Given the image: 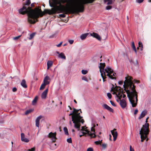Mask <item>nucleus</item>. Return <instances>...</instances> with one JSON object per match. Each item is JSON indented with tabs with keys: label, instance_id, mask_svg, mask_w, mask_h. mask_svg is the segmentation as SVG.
Returning a JSON list of instances; mask_svg holds the SVG:
<instances>
[{
	"label": "nucleus",
	"instance_id": "14",
	"mask_svg": "<svg viewBox=\"0 0 151 151\" xmlns=\"http://www.w3.org/2000/svg\"><path fill=\"white\" fill-rule=\"evenodd\" d=\"M42 117V116H40L37 117L36 120V126L37 127H39L40 125V119Z\"/></svg>",
	"mask_w": 151,
	"mask_h": 151
},
{
	"label": "nucleus",
	"instance_id": "39",
	"mask_svg": "<svg viewBox=\"0 0 151 151\" xmlns=\"http://www.w3.org/2000/svg\"><path fill=\"white\" fill-rule=\"evenodd\" d=\"M68 41L70 44H72L73 43L74 41L73 40H69Z\"/></svg>",
	"mask_w": 151,
	"mask_h": 151
},
{
	"label": "nucleus",
	"instance_id": "21",
	"mask_svg": "<svg viewBox=\"0 0 151 151\" xmlns=\"http://www.w3.org/2000/svg\"><path fill=\"white\" fill-rule=\"evenodd\" d=\"M88 34V33H86L81 35L80 37L81 39L82 40H84L86 38Z\"/></svg>",
	"mask_w": 151,
	"mask_h": 151
},
{
	"label": "nucleus",
	"instance_id": "34",
	"mask_svg": "<svg viewBox=\"0 0 151 151\" xmlns=\"http://www.w3.org/2000/svg\"><path fill=\"white\" fill-rule=\"evenodd\" d=\"M107 96L108 97V98L109 99H110L111 98V95L110 93H107Z\"/></svg>",
	"mask_w": 151,
	"mask_h": 151
},
{
	"label": "nucleus",
	"instance_id": "58",
	"mask_svg": "<svg viewBox=\"0 0 151 151\" xmlns=\"http://www.w3.org/2000/svg\"><path fill=\"white\" fill-rule=\"evenodd\" d=\"M67 45V43H65V44H64V45H63V46H66V45Z\"/></svg>",
	"mask_w": 151,
	"mask_h": 151
},
{
	"label": "nucleus",
	"instance_id": "36",
	"mask_svg": "<svg viewBox=\"0 0 151 151\" xmlns=\"http://www.w3.org/2000/svg\"><path fill=\"white\" fill-rule=\"evenodd\" d=\"M82 80L86 81L87 82H88V81L87 78L85 77H83L82 78Z\"/></svg>",
	"mask_w": 151,
	"mask_h": 151
},
{
	"label": "nucleus",
	"instance_id": "52",
	"mask_svg": "<svg viewBox=\"0 0 151 151\" xmlns=\"http://www.w3.org/2000/svg\"><path fill=\"white\" fill-rule=\"evenodd\" d=\"M123 82L122 81H119V83L120 85H122L123 84Z\"/></svg>",
	"mask_w": 151,
	"mask_h": 151
},
{
	"label": "nucleus",
	"instance_id": "29",
	"mask_svg": "<svg viewBox=\"0 0 151 151\" xmlns=\"http://www.w3.org/2000/svg\"><path fill=\"white\" fill-rule=\"evenodd\" d=\"M21 35H19L18 36L15 37L13 38V40H18L21 37Z\"/></svg>",
	"mask_w": 151,
	"mask_h": 151
},
{
	"label": "nucleus",
	"instance_id": "9",
	"mask_svg": "<svg viewBox=\"0 0 151 151\" xmlns=\"http://www.w3.org/2000/svg\"><path fill=\"white\" fill-rule=\"evenodd\" d=\"M116 130V129H114L113 130L111 131L112 134L113 135L114 138L113 140L115 141L118 135L117 132L116 131H115Z\"/></svg>",
	"mask_w": 151,
	"mask_h": 151
},
{
	"label": "nucleus",
	"instance_id": "60",
	"mask_svg": "<svg viewBox=\"0 0 151 151\" xmlns=\"http://www.w3.org/2000/svg\"><path fill=\"white\" fill-rule=\"evenodd\" d=\"M83 136V134H80V137H81L82 136Z\"/></svg>",
	"mask_w": 151,
	"mask_h": 151
},
{
	"label": "nucleus",
	"instance_id": "63",
	"mask_svg": "<svg viewBox=\"0 0 151 151\" xmlns=\"http://www.w3.org/2000/svg\"><path fill=\"white\" fill-rule=\"evenodd\" d=\"M127 21H128V20L129 19V17L128 16H127Z\"/></svg>",
	"mask_w": 151,
	"mask_h": 151
},
{
	"label": "nucleus",
	"instance_id": "54",
	"mask_svg": "<svg viewBox=\"0 0 151 151\" xmlns=\"http://www.w3.org/2000/svg\"><path fill=\"white\" fill-rule=\"evenodd\" d=\"M109 139L111 141V134H109Z\"/></svg>",
	"mask_w": 151,
	"mask_h": 151
},
{
	"label": "nucleus",
	"instance_id": "64",
	"mask_svg": "<svg viewBox=\"0 0 151 151\" xmlns=\"http://www.w3.org/2000/svg\"><path fill=\"white\" fill-rule=\"evenodd\" d=\"M148 138H147V139H146V141H148Z\"/></svg>",
	"mask_w": 151,
	"mask_h": 151
},
{
	"label": "nucleus",
	"instance_id": "25",
	"mask_svg": "<svg viewBox=\"0 0 151 151\" xmlns=\"http://www.w3.org/2000/svg\"><path fill=\"white\" fill-rule=\"evenodd\" d=\"M35 33H33L31 34L30 35L29 37V39L30 40H31L35 36Z\"/></svg>",
	"mask_w": 151,
	"mask_h": 151
},
{
	"label": "nucleus",
	"instance_id": "61",
	"mask_svg": "<svg viewBox=\"0 0 151 151\" xmlns=\"http://www.w3.org/2000/svg\"><path fill=\"white\" fill-rule=\"evenodd\" d=\"M72 131L73 132H75V130L74 129H72Z\"/></svg>",
	"mask_w": 151,
	"mask_h": 151
},
{
	"label": "nucleus",
	"instance_id": "20",
	"mask_svg": "<svg viewBox=\"0 0 151 151\" xmlns=\"http://www.w3.org/2000/svg\"><path fill=\"white\" fill-rule=\"evenodd\" d=\"M53 62L52 61L48 60L47 63V68L48 69L52 65Z\"/></svg>",
	"mask_w": 151,
	"mask_h": 151
},
{
	"label": "nucleus",
	"instance_id": "7",
	"mask_svg": "<svg viewBox=\"0 0 151 151\" xmlns=\"http://www.w3.org/2000/svg\"><path fill=\"white\" fill-rule=\"evenodd\" d=\"M83 131H85L87 132L88 133V134L91 136V137L92 138H94L96 137V135L95 134H94V133H91L90 132V131H88L87 129H85L84 127H82L81 129L80 130L81 132Z\"/></svg>",
	"mask_w": 151,
	"mask_h": 151
},
{
	"label": "nucleus",
	"instance_id": "56",
	"mask_svg": "<svg viewBox=\"0 0 151 151\" xmlns=\"http://www.w3.org/2000/svg\"><path fill=\"white\" fill-rule=\"evenodd\" d=\"M109 0H104V2L105 3H106V2H108V1H109Z\"/></svg>",
	"mask_w": 151,
	"mask_h": 151
},
{
	"label": "nucleus",
	"instance_id": "11",
	"mask_svg": "<svg viewBox=\"0 0 151 151\" xmlns=\"http://www.w3.org/2000/svg\"><path fill=\"white\" fill-rule=\"evenodd\" d=\"M120 104L123 109L124 108L127 106L126 102L124 99H122L120 101Z\"/></svg>",
	"mask_w": 151,
	"mask_h": 151
},
{
	"label": "nucleus",
	"instance_id": "35",
	"mask_svg": "<svg viewBox=\"0 0 151 151\" xmlns=\"http://www.w3.org/2000/svg\"><path fill=\"white\" fill-rule=\"evenodd\" d=\"M59 16L60 17H65V15L64 14H60L59 15Z\"/></svg>",
	"mask_w": 151,
	"mask_h": 151
},
{
	"label": "nucleus",
	"instance_id": "47",
	"mask_svg": "<svg viewBox=\"0 0 151 151\" xmlns=\"http://www.w3.org/2000/svg\"><path fill=\"white\" fill-rule=\"evenodd\" d=\"M17 90V89L16 87H14L12 89L13 91L15 92Z\"/></svg>",
	"mask_w": 151,
	"mask_h": 151
},
{
	"label": "nucleus",
	"instance_id": "5",
	"mask_svg": "<svg viewBox=\"0 0 151 151\" xmlns=\"http://www.w3.org/2000/svg\"><path fill=\"white\" fill-rule=\"evenodd\" d=\"M149 119L148 117L146 120V123L143 125V128L141 129L139 131V134L141 135V142H143L147 137V135L149 134V124L147 123V120Z\"/></svg>",
	"mask_w": 151,
	"mask_h": 151
},
{
	"label": "nucleus",
	"instance_id": "62",
	"mask_svg": "<svg viewBox=\"0 0 151 151\" xmlns=\"http://www.w3.org/2000/svg\"><path fill=\"white\" fill-rule=\"evenodd\" d=\"M68 107L69 108V109H70V110L72 109L71 108L70 106H68Z\"/></svg>",
	"mask_w": 151,
	"mask_h": 151
},
{
	"label": "nucleus",
	"instance_id": "43",
	"mask_svg": "<svg viewBox=\"0 0 151 151\" xmlns=\"http://www.w3.org/2000/svg\"><path fill=\"white\" fill-rule=\"evenodd\" d=\"M113 73L111 74V75L113 77V76H115V75H116V73H113ZM114 79H116V78L115 77H114Z\"/></svg>",
	"mask_w": 151,
	"mask_h": 151
},
{
	"label": "nucleus",
	"instance_id": "12",
	"mask_svg": "<svg viewBox=\"0 0 151 151\" xmlns=\"http://www.w3.org/2000/svg\"><path fill=\"white\" fill-rule=\"evenodd\" d=\"M147 114V111L146 110H145L142 111L141 113L140 116L138 117V119H140L144 117L145 115Z\"/></svg>",
	"mask_w": 151,
	"mask_h": 151
},
{
	"label": "nucleus",
	"instance_id": "49",
	"mask_svg": "<svg viewBox=\"0 0 151 151\" xmlns=\"http://www.w3.org/2000/svg\"><path fill=\"white\" fill-rule=\"evenodd\" d=\"M144 0H137V2L138 3H141Z\"/></svg>",
	"mask_w": 151,
	"mask_h": 151
},
{
	"label": "nucleus",
	"instance_id": "46",
	"mask_svg": "<svg viewBox=\"0 0 151 151\" xmlns=\"http://www.w3.org/2000/svg\"><path fill=\"white\" fill-rule=\"evenodd\" d=\"M82 134H83V135H84L85 136H86V134H88V133H87V132H81Z\"/></svg>",
	"mask_w": 151,
	"mask_h": 151
},
{
	"label": "nucleus",
	"instance_id": "51",
	"mask_svg": "<svg viewBox=\"0 0 151 151\" xmlns=\"http://www.w3.org/2000/svg\"><path fill=\"white\" fill-rule=\"evenodd\" d=\"M134 83H139V81L137 80H134Z\"/></svg>",
	"mask_w": 151,
	"mask_h": 151
},
{
	"label": "nucleus",
	"instance_id": "13",
	"mask_svg": "<svg viewBox=\"0 0 151 151\" xmlns=\"http://www.w3.org/2000/svg\"><path fill=\"white\" fill-rule=\"evenodd\" d=\"M102 106L104 109H106L108 110L110 112H113L114 111L113 109L109 106L106 104H103L102 105Z\"/></svg>",
	"mask_w": 151,
	"mask_h": 151
},
{
	"label": "nucleus",
	"instance_id": "8",
	"mask_svg": "<svg viewBox=\"0 0 151 151\" xmlns=\"http://www.w3.org/2000/svg\"><path fill=\"white\" fill-rule=\"evenodd\" d=\"M56 132L53 133L52 132H50L48 136V137L51 138L52 141L55 142L56 141V140L57 139V138L56 137Z\"/></svg>",
	"mask_w": 151,
	"mask_h": 151
},
{
	"label": "nucleus",
	"instance_id": "6",
	"mask_svg": "<svg viewBox=\"0 0 151 151\" xmlns=\"http://www.w3.org/2000/svg\"><path fill=\"white\" fill-rule=\"evenodd\" d=\"M115 89L116 91H114L113 94H116V96L119 99H121L122 96L123 98L126 97L125 95L123 94V91L121 89L120 87H117Z\"/></svg>",
	"mask_w": 151,
	"mask_h": 151
},
{
	"label": "nucleus",
	"instance_id": "26",
	"mask_svg": "<svg viewBox=\"0 0 151 151\" xmlns=\"http://www.w3.org/2000/svg\"><path fill=\"white\" fill-rule=\"evenodd\" d=\"M33 111V110L32 109H30L27 110L25 112V114L26 115L32 112Z\"/></svg>",
	"mask_w": 151,
	"mask_h": 151
},
{
	"label": "nucleus",
	"instance_id": "24",
	"mask_svg": "<svg viewBox=\"0 0 151 151\" xmlns=\"http://www.w3.org/2000/svg\"><path fill=\"white\" fill-rule=\"evenodd\" d=\"M64 131L65 132V134H66L67 135H68L69 134H68V129L67 128V127H64Z\"/></svg>",
	"mask_w": 151,
	"mask_h": 151
},
{
	"label": "nucleus",
	"instance_id": "45",
	"mask_svg": "<svg viewBox=\"0 0 151 151\" xmlns=\"http://www.w3.org/2000/svg\"><path fill=\"white\" fill-rule=\"evenodd\" d=\"M95 127V125H94L93 127H92L91 128V131L92 132H95V129L93 128Z\"/></svg>",
	"mask_w": 151,
	"mask_h": 151
},
{
	"label": "nucleus",
	"instance_id": "15",
	"mask_svg": "<svg viewBox=\"0 0 151 151\" xmlns=\"http://www.w3.org/2000/svg\"><path fill=\"white\" fill-rule=\"evenodd\" d=\"M21 139L22 141L26 142H28L29 141V140L25 138L24 134L22 133L21 134Z\"/></svg>",
	"mask_w": 151,
	"mask_h": 151
},
{
	"label": "nucleus",
	"instance_id": "33",
	"mask_svg": "<svg viewBox=\"0 0 151 151\" xmlns=\"http://www.w3.org/2000/svg\"><path fill=\"white\" fill-rule=\"evenodd\" d=\"M101 141H96L95 142V143L96 145H99V144H101Z\"/></svg>",
	"mask_w": 151,
	"mask_h": 151
},
{
	"label": "nucleus",
	"instance_id": "31",
	"mask_svg": "<svg viewBox=\"0 0 151 151\" xmlns=\"http://www.w3.org/2000/svg\"><path fill=\"white\" fill-rule=\"evenodd\" d=\"M67 141L69 143H71L72 142L71 138L68 139L67 140Z\"/></svg>",
	"mask_w": 151,
	"mask_h": 151
},
{
	"label": "nucleus",
	"instance_id": "37",
	"mask_svg": "<svg viewBox=\"0 0 151 151\" xmlns=\"http://www.w3.org/2000/svg\"><path fill=\"white\" fill-rule=\"evenodd\" d=\"M112 3V1L111 0H109L107 3V4H111Z\"/></svg>",
	"mask_w": 151,
	"mask_h": 151
},
{
	"label": "nucleus",
	"instance_id": "28",
	"mask_svg": "<svg viewBox=\"0 0 151 151\" xmlns=\"http://www.w3.org/2000/svg\"><path fill=\"white\" fill-rule=\"evenodd\" d=\"M139 47H141V50H142V49L143 48V45L142 43L141 42H139L138 43Z\"/></svg>",
	"mask_w": 151,
	"mask_h": 151
},
{
	"label": "nucleus",
	"instance_id": "48",
	"mask_svg": "<svg viewBox=\"0 0 151 151\" xmlns=\"http://www.w3.org/2000/svg\"><path fill=\"white\" fill-rule=\"evenodd\" d=\"M130 151H134V149L132 148L131 146H130Z\"/></svg>",
	"mask_w": 151,
	"mask_h": 151
},
{
	"label": "nucleus",
	"instance_id": "19",
	"mask_svg": "<svg viewBox=\"0 0 151 151\" xmlns=\"http://www.w3.org/2000/svg\"><path fill=\"white\" fill-rule=\"evenodd\" d=\"M21 86L24 88L27 87V85L26 84V81L25 80H23L21 83Z\"/></svg>",
	"mask_w": 151,
	"mask_h": 151
},
{
	"label": "nucleus",
	"instance_id": "50",
	"mask_svg": "<svg viewBox=\"0 0 151 151\" xmlns=\"http://www.w3.org/2000/svg\"><path fill=\"white\" fill-rule=\"evenodd\" d=\"M62 42H61L59 44L57 45L56 46L58 47H60L61 46V45L62 44Z\"/></svg>",
	"mask_w": 151,
	"mask_h": 151
},
{
	"label": "nucleus",
	"instance_id": "4",
	"mask_svg": "<svg viewBox=\"0 0 151 151\" xmlns=\"http://www.w3.org/2000/svg\"><path fill=\"white\" fill-rule=\"evenodd\" d=\"M100 65L99 66L100 69L99 71L101 73V76L103 78V81H104V79L106 78V77H105L106 76H108L111 79H114V78L111 75V74L113 73V70L109 66L106 67L104 69L105 66V63H100Z\"/></svg>",
	"mask_w": 151,
	"mask_h": 151
},
{
	"label": "nucleus",
	"instance_id": "41",
	"mask_svg": "<svg viewBox=\"0 0 151 151\" xmlns=\"http://www.w3.org/2000/svg\"><path fill=\"white\" fill-rule=\"evenodd\" d=\"M102 147L103 148L105 149L106 147V144H103L102 145Z\"/></svg>",
	"mask_w": 151,
	"mask_h": 151
},
{
	"label": "nucleus",
	"instance_id": "55",
	"mask_svg": "<svg viewBox=\"0 0 151 151\" xmlns=\"http://www.w3.org/2000/svg\"><path fill=\"white\" fill-rule=\"evenodd\" d=\"M129 61L131 63H133V60H129Z\"/></svg>",
	"mask_w": 151,
	"mask_h": 151
},
{
	"label": "nucleus",
	"instance_id": "44",
	"mask_svg": "<svg viewBox=\"0 0 151 151\" xmlns=\"http://www.w3.org/2000/svg\"><path fill=\"white\" fill-rule=\"evenodd\" d=\"M138 112V110L137 109H135V111H134V115H136V114Z\"/></svg>",
	"mask_w": 151,
	"mask_h": 151
},
{
	"label": "nucleus",
	"instance_id": "40",
	"mask_svg": "<svg viewBox=\"0 0 151 151\" xmlns=\"http://www.w3.org/2000/svg\"><path fill=\"white\" fill-rule=\"evenodd\" d=\"M35 150V147L32 148L31 149H28V151H34Z\"/></svg>",
	"mask_w": 151,
	"mask_h": 151
},
{
	"label": "nucleus",
	"instance_id": "42",
	"mask_svg": "<svg viewBox=\"0 0 151 151\" xmlns=\"http://www.w3.org/2000/svg\"><path fill=\"white\" fill-rule=\"evenodd\" d=\"M87 151H93V150L92 148L89 147L87 149Z\"/></svg>",
	"mask_w": 151,
	"mask_h": 151
},
{
	"label": "nucleus",
	"instance_id": "1",
	"mask_svg": "<svg viewBox=\"0 0 151 151\" xmlns=\"http://www.w3.org/2000/svg\"><path fill=\"white\" fill-rule=\"evenodd\" d=\"M67 2V0H60L59 6H55L51 10H45V13H44L39 8H36L34 9H32L29 6L31 3L30 0H27L23 7L19 10V12L22 14H27L28 22L31 24H34L37 22V19L39 17V16L42 17L45 13L51 14L57 12H64L65 14H67L68 13L83 12L84 10V4H87V0H81L77 1L73 6L70 7L68 3L66 4V6L62 4Z\"/></svg>",
	"mask_w": 151,
	"mask_h": 151
},
{
	"label": "nucleus",
	"instance_id": "53",
	"mask_svg": "<svg viewBox=\"0 0 151 151\" xmlns=\"http://www.w3.org/2000/svg\"><path fill=\"white\" fill-rule=\"evenodd\" d=\"M69 124H70V126H72V122L71 121H70V122H69Z\"/></svg>",
	"mask_w": 151,
	"mask_h": 151
},
{
	"label": "nucleus",
	"instance_id": "59",
	"mask_svg": "<svg viewBox=\"0 0 151 151\" xmlns=\"http://www.w3.org/2000/svg\"><path fill=\"white\" fill-rule=\"evenodd\" d=\"M116 100H117V102H119V100H120H120H121V99L120 100L119 99V98H118V99H117Z\"/></svg>",
	"mask_w": 151,
	"mask_h": 151
},
{
	"label": "nucleus",
	"instance_id": "23",
	"mask_svg": "<svg viewBox=\"0 0 151 151\" xmlns=\"http://www.w3.org/2000/svg\"><path fill=\"white\" fill-rule=\"evenodd\" d=\"M132 47L135 52L136 53L137 52V50L134 42H133L132 43Z\"/></svg>",
	"mask_w": 151,
	"mask_h": 151
},
{
	"label": "nucleus",
	"instance_id": "3",
	"mask_svg": "<svg viewBox=\"0 0 151 151\" xmlns=\"http://www.w3.org/2000/svg\"><path fill=\"white\" fill-rule=\"evenodd\" d=\"M79 111H80V113H82L81 109L77 110L74 108L72 113L69 115V116H72V121L74 124V127L77 129L78 130H80L81 123L83 124L84 122V120L82 119L83 117L80 115V113H78Z\"/></svg>",
	"mask_w": 151,
	"mask_h": 151
},
{
	"label": "nucleus",
	"instance_id": "22",
	"mask_svg": "<svg viewBox=\"0 0 151 151\" xmlns=\"http://www.w3.org/2000/svg\"><path fill=\"white\" fill-rule=\"evenodd\" d=\"M38 99V97L36 96L32 101V104L33 105L35 104Z\"/></svg>",
	"mask_w": 151,
	"mask_h": 151
},
{
	"label": "nucleus",
	"instance_id": "57",
	"mask_svg": "<svg viewBox=\"0 0 151 151\" xmlns=\"http://www.w3.org/2000/svg\"><path fill=\"white\" fill-rule=\"evenodd\" d=\"M74 101L75 102V103H76V104L77 103V102L75 100H74Z\"/></svg>",
	"mask_w": 151,
	"mask_h": 151
},
{
	"label": "nucleus",
	"instance_id": "32",
	"mask_svg": "<svg viewBox=\"0 0 151 151\" xmlns=\"http://www.w3.org/2000/svg\"><path fill=\"white\" fill-rule=\"evenodd\" d=\"M112 8V7L111 6H108L106 7V9L107 10L110 9Z\"/></svg>",
	"mask_w": 151,
	"mask_h": 151
},
{
	"label": "nucleus",
	"instance_id": "10",
	"mask_svg": "<svg viewBox=\"0 0 151 151\" xmlns=\"http://www.w3.org/2000/svg\"><path fill=\"white\" fill-rule=\"evenodd\" d=\"M90 35L91 36L96 38L98 40H101V38L100 36L96 33L95 32L91 33H90Z\"/></svg>",
	"mask_w": 151,
	"mask_h": 151
},
{
	"label": "nucleus",
	"instance_id": "38",
	"mask_svg": "<svg viewBox=\"0 0 151 151\" xmlns=\"http://www.w3.org/2000/svg\"><path fill=\"white\" fill-rule=\"evenodd\" d=\"M110 102L111 103V105L112 106H116V105L112 101H110Z\"/></svg>",
	"mask_w": 151,
	"mask_h": 151
},
{
	"label": "nucleus",
	"instance_id": "16",
	"mask_svg": "<svg viewBox=\"0 0 151 151\" xmlns=\"http://www.w3.org/2000/svg\"><path fill=\"white\" fill-rule=\"evenodd\" d=\"M50 80V78L48 76H46L45 78L44 81L43 83H44L46 85L50 83V81H48V80Z\"/></svg>",
	"mask_w": 151,
	"mask_h": 151
},
{
	"label": "nucleus",
	"instance_id": "18",
	"mask_svg": "<svg viewBox=\"0 0 151 151\" xmlns=\"http://www.w3.org/2000/svg\"><path fill=\"white\" fill-rule=\"evenodd\" d=\"M56 53L57 54L59 55L58 57L64 59H65L66 57L64 54L63 52H61L60 53L59 52H57Z\"/></svg>",
	"mask_w": 151,
	"mask_h": 151
},
{
	"label": "nucleus",
	"instance_id": "30",
	"mask_svg": "<svg viewBox=\"0 0 151 151\" xmlns=\"http://www.w3.org/2000/svg\"><path fill=\"white\" fill-rule=\"evenodd\" d=\"M82 73L84 75H85L87 73V71L86 70H82Z\"/></svg>",
	"mask_w": 151,
	"mask_h": 151
},
{
	"label": "nucleus",
	"instance_id": "27",
	"mask_svg": "<svg viewBox=\"0 0 151 151\" xmlns=\"http://www.w3.org/2000/svg\"><path fill=\"white\" fill-rule=\"evenodd\" d=\"M46 85H45V84L44 83H42L41 86L40 88V90H41L45 88V86Z\"/></svg>",
	"mask_w": 151,
	"mask_h": 151
},
{
	"label": "nucleus",
	"instance_id": "17",
	"mask_svg": "<svg viewBox=\"0 0 151 151\" xmlns=\"http://www.w3.org/2000/svg\"><path fill=\"white\" fill-rule=\"evenodd\" d=\"M48 91V89H47L42 93L41 97L42 99H45L46 98Z\"/></svg>",
	"mask_w": 151,
	"mask_h": 151
},
{
	"label": "nucleus",
	"instance_id": "2",
	"mask_svg": "<svg viewBox=\"0 0 151 151\" xmlns=\"http://www.w3.org/2000/svg\"><path fill=\"white\" fill-rule=\"evenodd\" d=\"M123 85L124 90L127 94V96L131 104L132 107L136 106L137 104V93L135 89V86L133 85L132 78L130 76H128L125 78Z\"/></svg>",
	"mask_w": 151,
	"mask_h": 151
}]
</instances>
